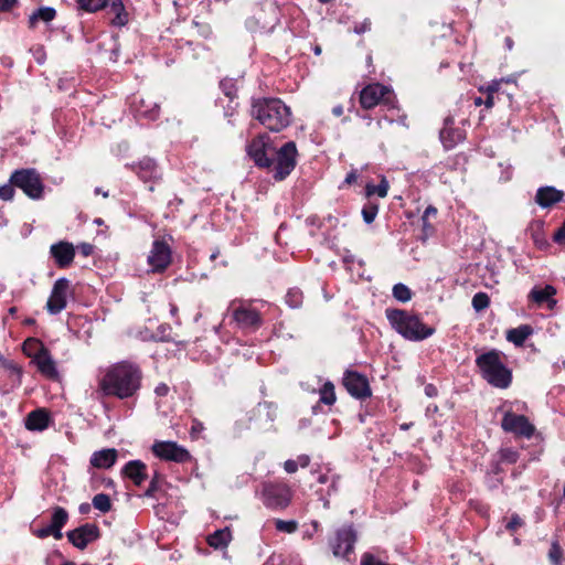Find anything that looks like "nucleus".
Masks as SVG:
<instances>
[{
	"label": "nucleus",
	"mask_w": 565,
	"mask_h": 565,
	"mask_svg": "<svg viewBox=\"0 0 565 565\" xmlns=\"http://www.w3.org/2000/svg\"><path fill=\"white\" fill-rule=\"evenodd\" d=\"M141 380L142 372L137 364L121 361L106 369L98 381V387L106 396L127 399L138 393Z\"/></svg>",
	"instance_id": "nucleus-1"
},
{
	"label": "nucleus",
	"mask_w": 565,
	"mask_h": 565,
	"mask_svg": "<svg viewBox=\"0 0 565 565\" xmlns=\"http://www.w3.org/2000/svg\"><path fill=\"white\" fill-rule=\"evenodd\" d=\"M252 115L271 131L282 130L291 120L289 107L277 98H264L255 102Z\"/></svg>",
	"instance_id": "nucleus-2"
},
{
	"label": "nucleus",
	"mask_w": 565,
	"mask_h": 565,
	"mask_svg": "<svg viewBox=\"0 0 565 565\" xmlns=\"http://www.w3.org/2000/svg\"><path fill=\"white\" fill-rule=\"evenodd\" d=\"M386 318L393 329L409 341H422L435 333L433 327L426 326L419 317L405 310L387 309Z\"/></svg>",
	"instance_id": "nucleus-3"
},
{
	"label": "nucleus",
	"mask_w": 565,
	"mask_h": 565,
	"mask_svg": "<svg viewBox=\"0 0 565 565\" xmlns=\"http://www.w3.org/2000/svg\"><path fill=\"white\" fill-rule=\"evenodd\" d=\"M476 364L482 377L492 386L507 388L512 380L510 370L505 366L501 359V354L497 350L480 354L476 359Z\"/></svg>",
	"instance_id": "nucleus-4"
},
{
	"label": "nucleus",
	"mask_w": 565,
	"mask_h": 565,
	"mask_svg": "<svg viewBox=\"0 0 565 565\" xmlns=\"http://www.w3.org/2000/svg\"><path fill=\"white\" fill-rule=\"evenodd\" d=\"M259 498L270 510H285L291 502L292 490L281 481H267L262 484Z\"/></svg>",
	"instance_id": "nucleus-5"
},
{
	"label": "nucleus",
	"mask_w": 565,
	"mask_h": 565,
	"mask_svg": "<svg viewBox=\"0 0 565 565\" xmlns=\"http://www.w3.org/2000/svg\"><path fill=\"white\" fill-rule=\"evenodd\" d=\"M10 183L21 189L25 195L33 200L43 196L44 184L35 169L15 170L10 178Z\"/></svg>",
	"instance_id": "nucleus-6"
},
{
	"label": "nucleus",
	"mask_w": 565,
	"mask_h": 565,
	"mask_svg": "<svg viewBox=\"0 0 565 565\" xmlns=\"http://www.w3.org/2000/svg\"><path fill=\"white\" fill-rule=\"evenodd\" d=\"M297 163V148L294 141L286 142L273 159L271 171L277 181L286 179L295 169Z\"/></svg>",
	"instance_id": "nucleus-7"
},
{
	"label": "nucleus",
	"mask_w": 565,
	"mask_h": 565,
	"mask_svg": "<svg viewBox=\"0 0 565 565\" xmlns=\"http://www.w3.org/2000/svg\"><path fill=\"white\" fill-rule=\"evenodd\" d=\"M151 450L156 457L166 461L184 463L192 459L189 450L175 441L156 440L151 446Z\"/></svg>",
	"instance_id": "nucleus-8"
},
{
	"label": "nucleus",
	"mask_w": 565,
	"mask_h": 565,
	"mask_svg": "<svg viewBox=\"0 0 565 565\" xmlns=\"http://www.w3.org/2000/svg\"><path fill=\"white\" fill-rule=\"evenodd\" d=\"M274 152L270 138L267 135H259L247 146V153L254 160L256 166L270 168L273 159L269 157Z\"/></svg>",
	"instance_id": "nucleus-9"
},
{
	"label": "nucleus",
	"mask_w": 565,
	"mask_h": 565,
	"mask_svg": "<svg viewBox=\"0 0 565 565\" xmlns=\"http://www.w3.org/2000/svg\"><path fill=\"white\" fill-rule=\"evenodd\" d=\"M147 260L152 271L161 273L166 270L171 263L169 244L161 239L153 241Z\"/></svg>",
	"instance_id": "nucleus-10"
},
{
	"label": "nucleus",
	"mask_w": 565,
	"mask_h": 565,
	"mask_svg": "<svg viewBox=\"0 0 565 565\" xmlns=\"http://www.w3.org/2000/svg\"><path fill=\"white\" fill-rule=\"evenodd\" d=\"M501 426L503 430L525 438H531L535 431V427L525 416L511 412L504 414Z\"/></svg>",
	"instance_id": "nucleus-11"
},
{
	"label": "nucleus",
	"mask_w": 565,
	"mask_h": 565,
	"mask_svg": "<svg viewBox=\"0 0 565 565\" xmlns=\"http://www.w3.org/2000/svg\"><path fill=\"white\" fill-rule=\"evenodd\" d=\"M343 385L351 396L359 399L367 398L372 394L367 379L354 371L344 373Z\"/></svg>",
	"instance_id": "nucleus-12"
},
{
	"label": "nucleus",
	"mask_w": 565,
	"mask_h": 565,
	"mask_svg": "<svg viewBox=\"0 0 565 565\" xmlns=\"http://www.w3.org/2000/svg\"><path fill=\"white\" fill-rule=\"evenodd\" d=\"M68 541L78 550H84L99 537V527L94 523H85L66 533Z\"/></svg>",
	"instance_id": "nucleus-13"
},
{
	"label": "nucleus",
	"mask_w": 565,
	"mask_h": 565,
	"mask_svg": "<svg viewBox=\"0 0 565 565\" xmlns=\"http://www.w3.org/2000/svg\"><path fill=\"white\" fill-rule=\"evenodd\" d=\"M70 292V281L66 278H60L55 281L51 291L46 308L50 313L57 315L65 309Z\"/></svg>",
	"instance_id": "nucleus-14"
},
{
	"label": "nucleus",
	"mask_w": 565,
	"mask_h": 565,
	"mask_svg": "<svg viewBox=\"0 0 565 565\" xmlns=\"http://www.w3.org/2000/svg\"><path fill=\"white\" fill-rule=\"evenodd\" d=\"M356 534L351 526L340 529L332 542V551L337 557H347L353 552Z\"/></svg>",
	"instance_id": "nucleus-15"
},
{
	"label": "nucleus",
	"mask_w": 565,
	"mask_h": 565,
	"mask_svg": "<svg viewBox=\"0 0 565 565\" xmlns=\"http://www.w3.org/2000/svg\"><path fill=\"white\" fill-rule=\"evenodd\" d=\"M233 319L243 329H258L262 326V318L257 310L239 306L233 310Z\"/></svg>",
	"instance_id": "nucleus-16"
},
{
	"label": "nucleus",
	"mask_w": 565,
	"mask_h": 565,
	"mask_svg": "<svg viewBox=\"0 0 565 565\" xmlns=\"http://www.w3.org/2000/svg\"><path fill=\"white\" fill-rule=\"evenodd\" d=\"M387 93L388 88L382 84L367 85L360 94L361 106L365 109H371L379 105Z\"/></svg>",
	"instance_id": "nucleus-17"
},
{
	"label": "nucleus",
	"mask_w": 565,
	"mask_h": 565,
	"mask_svg": "<svg viewBox=\"0 0 565 565\" xmlns=\"http://www.w3.org/2000/svg\"><path fill=\"white\" fill-rule=\"evenodd\" d=\"M50 254L60 268L68 267L75 257V247L72 243L61 241L51 245Z\"/></svg>",
	"instance_id": "nucleus-18"
},
{
	"label": "nucleus",
	"mask_w": 565,
	"mask_h": 565,
	"mask_svg": "<svg viewBox=\"0 0 565 565\" xmlns=\"http://www.w3.org/2000/svg\"><path fill=\"white\" fill-rule=\"evenodd\" d=\"M32 362L36 365L39 372L47 379H56L57 370L54 360L47 349L42 344L38 352L33 355Z\"/></svg>",
	"instance_id": "nucleus-19"
},
{
	"label": "nucleus",
	"mask_w": 565,
	"mask_h": 565,
	"mask_svg": "<svg viewBox=\"0 0 565 565\" xmlns=\"http://www.w3.org/2000/svg\"><path fill=\"white\" fill-rule=\"evenodd\" d=\"M126 167L131 169L145 182L160 178L158 166L151 158H143L136 163H127Z\"/></svg>",
	"instance_id": "nucleus-20"
},
{
	"label": "nucleus",
	"mask_w": 565,
	"mask_h": 565,
	"mask_svg": "<svg viewBox=\"0 0 565 565\" xmlns=\"http://www.w3.org/2000/svg\"><path fill=\"white\" fill-rule=\"evenodd\" d=\"M439 137L446 149H452L463 140L465 135L462 130L454 127V119L451 117H447L444 121V127L440 130Z\"/></svg>",
	"instance_id": "nucleus-21"
},
{
	"label": "nucleus",
	"mask_w": 565,
	"mask_h": 565,
	"mask_svg": "<svg viewBox=\"0 0 565 565\" xmlns=\"http://www.w3.org/2000/svg\"><path fill=\"white\" fill-rule=\"evenodd\" d=\"M117 457L118 452L115 448H106L93 452L89 463L96 469H109L116 463Z\"/></svg>",
	"instance_id": "nucleus-22"
},
{
	"label": "nucleus",
	"mask_w": 565,
	"mask_h": 565,
	"mask_svg": "<svg viewBox=\"0 0 565 565\" xmlns=\"http://www.w3.org/2000/svg\"><path fill=\"white\" fill-rule=\"evenodd\" d=\"M132 107L134 111L139 117L154 120L159 116V105L150 98L135 97Z\"/></svg>",
	"instance_id": "nucleus-23"
},
{
	"label": "nucleus",
	"mask_w": 565,
	"mask_h": 565,
	"mask_svg": "<svg viewBox=\"0 0 565 565\" xmlns=\"http://www.w3.org/2000/svg\"><path fill=\"white\" fill-rule=\"evenodd\" d=\"M564 198V192L557 190L554 186H542L537 190L535 195V202L541 207H551L555 203L562 201Z\"/></svg>",
	"instance_id": "nucleus-24"
},
{
	"label": "nucleus",
	"mask_w": 565,
	"mask_h": 565,
	"mask_svg": "<svg viewBox=\"0 0 565 565\" xmlns=\"http://www.w3.org/2000/svg\"><path fill=\"white\" fill-rule=\"evenodd\" d=\"M122 473L136 486L142 484L147 478V466L141 460H131L122 468Z\"/></svg>",
	"instance_id": "nucleus-25"
},
{
	"label": "nucleus",
	"mask_w": 565,
	"mask_h": 565,
	"mask_svg": "<svg viewBox=\"0 0 565 565\" xmlns=\"http://www.w3.org/2000/svg\"><path fill=\"white\" fill-rule=\"evenodd\" d=\"M555 294L556 289L552 285H546L544 287H534L529 294V298L537 305L546 302L547 308L553 309L556 306Z\"/></svg>",
	"instance_id": "nucleus-26"
},
{
	"label": "nucleus",
	"mask_w": 565,
	"mask_h": 565,
	"mask_svg": "<svg viewBox=\"0 0 565 565\" xmlns=\"http://www.w3.org/2000/svg\"><path fill=\"white\" fill-rule=\"evenodd\" d=\"M49 426V414L40 408L31 412L25 419V427L29 430H44Z\"/></svg>",
	"instance_id": "nucleus-27"
},
{
	"label": "nucleus",
	"mask_w": 565,
	"mask_h": 565,
	"mask_svg": "<svg viewBox=\"0 0 565 565\" xmlns=\"http://www.w3.org/2000/svg\"><path fill=\"white\" fill-rule=\"evenodd\" d=\"M109 12L114 14L110 20L111 25L121 28L128 23V13L121 0H109Z\"/></svg>",
	"instance_id": "nucleus-28"
},
{
	"label": "nucleus",
	"mask_w": 565,
	"mask_h": 565,
	"mask_svg": "<svg viewBox=\"0 0 565 565\" xmlns=\"http://www.w3.org/2000/svg\"><path fill=\"white\" fill-rule=\"evenodd\" d=\"M0 365L3 367L8 379L11 382V386L17 387L21 384L22 369L12 361L4 359L0 354Z\"/></svg>",
	"instance_id": "nucleus-29"
},
{
	"label": "nucleus",
	"mask_w": 565,
	"mask_h": 565,
	"mask_svg": "<svg viewBox=\"0 0 565 565\" xmlns=\"http://www.w3.org/2000/svg\"><path fill=\"white\" fill-rule=\"evenodd\" d=\"M56 17V11L52 7H41L29 17V28L34 29L42 21L51 22Z\"/></svg>",
	"instance_id": "nucleus-30"
},
{
	"label": "nucleus",
	"mask_w": 565,
	"mask_h": 565,
	"mask_svg": "<svg viewBox=\"0 0 565 565\" xmlns=\"http://www.w3.org/2000/svg\"><path fill=\"white\" fill-rule=\"evenodd\" d=\"M232 540V533L228 527L216 530L207 536V543L215 550L225 548Z\"/></svg>",
	"instance_id": "nucleus-31"
},
{
	"label": "nucleus",
	"mask_w": 565,
	"mask_h": 565,
	"mask_svg": "<svg viewBox=\"0 0 565 565\" xmlns=\"http://www.w3.org/2000/svg\"><path fill=\"white\" fill-rule=\"evenodd\" d=\"M533 329L529 324H522L518 328L511 329L507 333L508 341L516 347L523 345L526 339L532 334Z\"/></svg>",
	"instance_id": "nucleus-32"
},
{
	"label": "nucleus",
	"mask_w": 565,
	"mask_h": 565,
	"mask_svg": "<svg viewBox=\"0 0 565 565\" xmlns=\"http://www.w3.org/2000/svg\"><path fill=\"white\" fill-rule=\"evenodd\" d=\"M390 189L388 181L385 177L381 178V182L377 185L372 183H367L365 185V194L366 196L377 195L379 198H385L387 195Z\"/></svg>",
	"instance_id": "nucleus-33"
},
{
	"label": "nucleus",
	"mask_w": 565,
	"mask_h": 565,
	"mask_svg": "<svg viewBox=\"0 0 565 565\" xmlns=\"http://www.w3.org/2000/svg\"><path fill=\"white\" fill-rule=\"evenodd\" d=\"M109 0H76L78 8L88 13H95L105 9Z\"/></svg>",
	"instance_id": "nucleus-34"
},
{
	"label": "nucleus",
	"mask_w": 565,
	"mask_h": 565,
	"mask_svg": "<svg viewBox=\"0 0 565 565\" xmlns=\"http://www.w3.org/2000/svg\"><path fill=\"white\" fill-rule=\"evenodd\" d=\"M320 402L326 405H333L335 403V391L332 382L327 381L319 390Z\"/></svg>",
	"instance_id": "nucleus-35"
},
{
	"label": "nucleus",
	"mask_w": 565,
	"mask_h": 565,
	"mask_svg": "<svg viewBox=\"0 0 565 565\" xmlns=\"http://www.w3.org/2000/svg\"><path fill=\"white\" fill-rule=\"evenodd\" d=\"M68 520V514L64 508L56 507L53 510L51 526L53 530H57V527H63Z\"/></svg>",
	"instance_id": "nucleus-36"
},
{
	"label": "nucleus",
	"mask_w": 565,
	"mask_h": 565,
	"mask_svg": "<svg viewBox=\"0 0 565 565\" xmlns=\"http://www.w3.org/2000/svg\"><path fill=\"white\" fill-rule=\"evenodd\" d=\"M285 299L290 308L297 309L301 306L303 297L300 289L291 288L287 291Z\"/></svg>",
	"instance_id": "nucleus-37"
},
{
	"label": "nucleus",
	"mask_w": 565,
	"mask_h": 565,
	"mask_svg": "<svg viewBox=\"0 0 565 565\" xmlns=\"http://www.w3.org/2000/svg\"><path fill=\"white\" fill-rule=\"evenodd\" d=\"M93 507L103 513L108 512L111 509V502L108 494L98 493L93 498Z\"/></svg>",
	"instance_id": "nucleus-38"
},
{
	"label": "nucleus",
	"mask_w": 565,
	"mask_h": 565,
	"mask_svg": "<svg viewBox=\"0 0 565 565\" xmlns=\"http://www.w3.org/2000/svg\"><path fill=\"white\" fill-rule=\"evenodd\" d=\"M393 297L401 302H407L412 299V291L406 285L398 282L393 287Z\"/></svg>",
	"instance_id": "nucleus-39"
},
{
	"label": "nucleus",
	"mask_w": 565,
	"mask_h": 565,
	"mask_svg": "<svg viewBox=\"0 0 565 565\" xmlns=\"http://www.w3.org/2000/svg\"><path fill=\"white\" fill-rule=\"evenodd\" d=\"M490 305V298L486 292H477L472 297V307L476 311H482Z\"/></svg>",
	"instance_id": "nucleus-40"
},
{
	"label": "nucleus",
	"mask_w": 565,
	"mask_h": 565,
	"mask_svg": "<svg viewBox=\"0 0 565 565\" xmlns=\"http://www.w3.org/2000/svg\"><path fill=\"white\" fill-rule=\"evenodd\" d=\"M276 530L284 533H294L298 529V523L295 520H275Z\"/></svg>",
	"instance_id": "nucleus-41"
},
{
	"label": "nucleus",
	"mask_w": 565,
	"mask_h": 565,
	"mask_svg": "<svg viewBox=\"0 0 565 565\" xmlns=\"http://www.w3.org/2000/svg\"><path fill=\"white\" fill-rule=\"evenodd\" d=\"M162 480V476L158 471H154L150 484L145 492V497L153 498L156 492L160 489Z\"/></svg>",
	"instance_id": "nucleus-42"
},
{
	"label": "nucleus",
	"mask_w": 565,
	"mask_h": 565,
	"mask_svg": "<svg viewBox=\"0 0 565 565\" xmlns=\"http://www.w3.org/2000/svg\"><path fill=\"white\" fill-rule=\"evenodd\" d=\"M377 212H379L377 204L369 203V204L364 205L362 209V216H363L364 222L366 224H371L375 220Z\"/></svg>",
	"instance_id": "nucleus-43"
},
{
	"label": "nucleus",
	"mask_w": 565,
	"mask_h": 565,
	"mask_svg": "<svg viewBox=\"0 0 565 565\" xmlns=\"http://www.w3.org/2000/svg\"><path fill=\"white\" fill-rule=\"evenodd\" d=\"M562 556H563V550H562L561 545L558 544V542L554 541L551 544V548L548 552V559L551 561L552 564L558 565L561 563Z\"/></svg>",
	"instance_id": "nucleus-44"
},
{
	"label": "nucleus",
	"mask_w": 565,
	"mask_h": 565,
	"mask_svg": "<svg viewBox=\"0 0 565 565\" xmlns=\"http://www.w3.org/2000/svg\"><path fill=\"white\" fill-rule=\"evenodd\" d=\"M223 93L231 99L236 96V86L232 79H224L220 83Z\"/></svg>",
	"instance_id": "nucleus-45"
},
{
	"label": "nucleus",
	"mask_w": 565,
	"mask_h": 565,
	"mask_svg": "<svg viewBox=\"0 0 565 565\" xmlns=\"http://www.w3.org/2000/svg\"><path fill=\"white\" fill-rule=\"evenodd\" d=\"M500 457L503 462L514 463L518 461L519 454L512 448H504L500 451Z\"/></svg>",
	"instance_id": "nucleus-46"
},
{
	"label": "nucleus",
	"mask_w": 565,
	"mask_h": 565,
	"mask_svg": "<svg viewBox=\"0 0 565 565\" xmlns=\"http://www.w3.org/2000/svg\"><path fill=\"white\" fill-rule=\"evenodd\" d=\"M503 83V79H494L489 85L481 87L480 90L486 93L487 95H493L494 93L500 90V86Z\"/></svg>",
	"instance_id": "nucleus-47"
},
{
	"label": "nucleus",
	"mask_w": 565,
	"mask_h": 565,
	"mask_svg": "<svg viewBox=\"0 0 565 565\" xmlns=\"http://www.w3.org/2000/svg\"><path fill=\"white\" fill-rule=\"evenodd\" d=\"M13 186L14 185L12 183L0 186V199L4 201L11 200L14 195Z\"/></svg>",
	"instance_id": "nucleus-48"
},
{
	"label": "nucleus",
	"mask_w": 565,
	"mask_h": 565,
	"mask_svg": "<svg viewBox=\"0 0 565 565\" xmlns=\"http://www.w3.org/2000/svg\"><path fill=\"white\" fill-rule=\"evenodd\" d=\"M203 430H204L203 423H201L198 419H193L192 420V426H191V431H190L191 437L192 438H198Z\"/></svg>",
	"instance_id": "nucleus-49"
},
{
	"label": "nucleus",
	"mask_w": 565,
	"mask_h": 565,
	"mask_svg": "<svg viewBox=\"0 0 565 565\" xmlns=\"http://www.w3.org/2000/svg\"><path fill=\"white\" fill-rule=\"evenodd\" d=\"M523 525L522 519L518 514H513L507 524L509 531H515Z\"/></svg>",
	"instance_id": "nucleus-50"
},
{
	"label": "nucleus",
	"mask_w": 565,
	"mask_h": 565,
	"mask_svg": "<svg viewBox=\"0 0 565 565\" xmlns=\"http://www.w3.org/2000/svg\"><path fill=\"white\" fill-rule=\"evenodd\" d=\"M532 238L539 247H543L546 245V241L543 236V233L541 232L540 226H537V228L532 232Z\"/></svg>",
	"instance_id": "nucleus-51"
},
{
	"label": "nucleus",
	"mask_w": 565,
	"mask_h": 565,
	"mask_svg": "<svg viewBox=\"0 0 565 565\" xmlns=\"http://www.w3.org/2000/svg\"><path fill=\"white\" fill-rule=\"evenodd\" d=\"M33 55L39 64H43L45 61V51L42 45L35 46L33 50Z\"/></svg>",
	"instance_id": "nucleus-52"
},
{
	"label": "nucleus",
	"mask_w": 565,
	"mask_h": 565,
	"mask_svg": "<svg viewBox=\"0 0 565 565\" xmlns=\"http://www.w3.org/2000/svg\"><path fill=\"white\" fill-rule=\"evenodd\" d=\"M77 249L83 256L88 257L93 254L94 247L89 243H82L77 246Z\"/></svg>",
	"instance_id": "nucleus-53"
},
{
	"label": "nucleus",
	"mask_w": 565,
	"mask_h": 565,
	"mask_svg": "<svg viewBox=\"0 0 565 565\" xmlns=\"http://www.w3.org/2000/svg\"><path fill=\"white\" fill-rule=\"evenodd\" d=\"M371 29V21L369 19L364 20L362 23L356 24L354 26V32L356 34H362Z\"/></svg>",
	"instance_id": "nucleus-54"
},
{
	"label": "nucleus",
	"mask_w": 565,
	"mask_h": 565,
	"mask_svg": "<svg viewBox=\"0 0 565 565\" xmlns=\"http://www.w3.org/2000/svg\"><path fill=\"white\" fill-rule=\"evenodd\" d=\"M554 242L561 244L565 241V222L553 235Z\"/></svg>",
	"instance_id": "nucleus-55"
},
{
	"label": "nucleus",
	"mask_w": 565,
	"mask_h": 565,
	"mask_svg": "<svg viewBox=\"0 0 565 565\" xmlns=\"http://www.w3.org/2000/svg\"><path fill=\"white\" fill-rule=\"evenodd\" d=\"M17 3L18 0H0V12L10 11Z\"/></svg>",
	"instance_id": "nucleus-56"
},
{
	"label": "nucleus",
	"mask_w": 565,
	"mask_h": 565,
	"mask_svg": "<svg viewBox=\"0 0 565 565\" xmlns=\"http://www.w3.org/2000/svg\"><path fill=\"white\" fill-rule=\"evenodd\" d=\"M284 469L288 473H295L298 469V462L292 459H288L284 463Z\"/></svg>",
	"instance_id": "nucleus-57"
},
{
	"label": "nucleus",
	"mask_w": 565,
	"mask_h": 565,
	"mask_svg": "<svg viewBox=\"0 0 565 565\" xmlns=\"http://www.w3.org/2000/svg\"><path fill=\"white\" fill-rule=\"evenodd\" d=\"M437 214V209L429 205L426 207V210L424 211V214H423V222H424V225H426V221L428 217L430 216H435Z\"/></svg>",
	"instance_id": "nucleus-58"
},
{
	"label": "nucleus",
	"mask_w": 565,
	"mask_h": 565,
	"mask_svg": "<svg viewBox=\"0 0 565 565\" xmlns=\"http://www.w3.org/2000/svg\"><path fill=\"white\" fill-rule=\"evenodd\" d=\"M154 393H156V395L161 396V397L166 396L169 393V386L164 383H160L154 388Z\"/></svg>",
	"instance_id": "nucleus-59"
},
{
	"label": "nucleus",
	"mask_w": 565,
	"mask_h": 565,
	"mask_svg": "<svg viewBox=\"0 0 565 565\" xmlns=\"http://www.w3.org/2000/svg\"><path fill=\"white\" fill-rule=\"evenodd\" d=\"M356 179H358L356 171H355V170H352V171H350V172L347 174V177H345V179H344V184L350 185V184H352L353 182H355V181H356Z\"/></svg>",
	"instance_id": "nucleus-60"
},
{
	"label": "nucleus",
	"mask_w": 565,
	"mask_h": 565,
	"mask_svg": "<svg viewBox=\"0 0 565 565\" xmlns=\"http://www.w3.org/2000/svg\"><path fill=\"white\" fill-rule=\"evenodd\" d=\"M52 530H53V527H52V526H51V524H50L49 526H46V527H43V529L39 530V531L36 532V535H38V537H41V539H43V537H47V536H50V535H51Z\"/></svg>",
	"instance_id": "nucleus-61"
},
{
	"label": "nucleus",
	"mask_w": 565,
	"mask_h": 565,
	"mask_svg": "<svg viewBox=\"0 0 565 565\" xmlns=\"http://www.w3.org/2000/svg\"><path fill=\"white\" fill-rule=\"evenodd\" d=\"M296 461L298 462V467L300 466V467L305 468L309 465L310 459L308 456L301 455L298 457V459Z\"/></svg>",
	"instance_id": "nucleus-62"
},
{
	"label": "nucleus",
	"mask_w": 565,
	"mask_h": 565,
	"mask_svg": "<svg viewBox=\"0 0 565 565\" xmlns=\"http://www.w3.org/2000/svg\"><path fill=\"white\" fill-rule=\"evenodd\" d=\"M425 393L427 396L433 397L437 394V390L434 385L428 384L425 386Z\"/></svg>",
	"instance_id": "nucleus-63"
},
{
	"label": "nucleus",
	"mask_w": 565,
	"mask_h": 565,
	"mask_svg": "<svg viewBox=\"0 0 565 565\" xmlns=\"http://www.w3.org/2000/svg\"><path fill=\"white\" fill-rule=\"evenodd\" d=\"M332 114L337 117L343 114V107L341 105H337L332 108Z\"/></svg>",
	"instance_id": "nucleus-64"
}]
</instances>
